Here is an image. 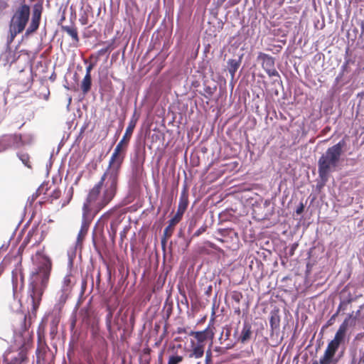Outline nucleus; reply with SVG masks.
Wrapping results in <instances>:
<instances>
[{
  "mask_svg": "<svg viewBox=\"0 0 364 364\" xmlns=\"http://www.w3.org/2000/svg\"><path fill=\"white\" fill-rule=\"evenodd\" d=\"M62 30L66 32L75 43H78L80 41L78 36L77 29L75 26H63Z\"/></svg>",
  "mask_w": 364,
  "mask_h": 364,
  "instance_id": "nucleus-17",
  "label": "nucleus"
},
{
  "mask_svg": "<svg viewBox=\"0 0 364 364\" xmlns=\"http://www.w3.org/2000/svg\"><path fill=\"white\" fill-rule=\"evenodd\" d=\"M95 66V63H90L88 65V66L86 68V73L85 74H88L89 75H91V71L94 68Z\"/></svg>",
  "mask_w": 364,
  "mask_h": 364,
  "instance_id": "nucleus-36",
  "label": "nucleus"
},
{
  "mask_svg": "<svg viewBox=\"0 0 364 364\" xmlns=\"http://www.w3.org/2000/svg\"><path fill=\"white\" fill-rule=\"evenodd\" d=\"M304 210V205L302 203L296 208V213L297 215H300Z\"/></svg>",
  "mask_w": 364,
  "mask_h": 364,
  "instance_id": "nucleus-37",
  "label": "nucleus"
},
{
  "mask_svg": "<svg viewBox=\"0 0 364 364\" xmlns=\"http://www.w3.org/2000/svg\"><path fill=\"white\" fill-rule=\"evenodd\" d=\"M61 196V191L58 188H55L53 190V191L49 195L51 201L53 200L58 199Z\"/></svg>",
  "mask_w": 364,
  "mask_h": 364,
  "instance_id": "nucleus-30",
  "label": "nucleus"
},
{
  "mask_svg": "<svg viewBox=\"0 0 364 364\" xmlns=\"http://www.w3.org/2000/svg\"><path fill=\"white\" fill-rule=\"evenodd\" d=\"M205 364H212V353L210 349H208L205 353Z\"/></svg>",
  "mask_w": 364,
  "mask_h": 364,
  "instance_id": "nucleus-33",
  "label": "nucleus"
},
{
  "mask_svg": "<svg viewBox=\"0 0 364 364\" xmlns=\"http://www.w3.org/2000/svg\"><path fill=\"white\" fill-rule=\"evenodd\" d=\"M241 60L230 59L228 61V69L232 78H234L235 73L240 68Z\"/></svg>",
  "mask_w": 364,
  "mask_h": 364,
  "instance_id": "nucleus-18",
  "label": "nucleus"
},
{
  "mask_svg": "<svg viewBox=\"0 0 364 364\" xmlns=\"http://www.w3.org/2000/svg\"><path fill=\"white\" fill-rule=\"evenodd\" d=\"M92 87V77L91 75H89L88 74H85V77H83L81 84H80V89L84 95L87 94Z\"/></svg>",
  "mask_w": 364,
  "mask_h": 364,
  "instance_id": "nucleus-20",
  "label": "nucleus"
},
{
  "mask_svg": "<svg viewBox=\"0 0 364 364\" xmlns=\"http://www.w3.org/2000/svg\"><path fill=\"white\" fill-rule=\"evenodd\" d=\"M118 181L102 176L100 180L89 191L82 205V212L95 216L115 197Z\"/></svg>",
  "mask_w": 364,
  "mask_h": 364,
  "instance_id": "nucleus-2",
  "label": "nucleus"
},
{
  "mask_svg": "<svg viewBox=\"0 0 364 364\" xmlns=\"http://www.w3.org/2000/svg\"><path fill=\"white\" fill-rule=\"evenodd\" d=\"M108 50V48H102L100 49L98 53H99V55H104L105 53H106Z\"/></svg>",
  "mask_w": 364,
  "mask_h": 364,
  "instance_id": "nucleus-38",
  "label": "nucleus"
},
{
  "mask_svg": "<svg viewBox=\"0 0 364 364\" xmlns=\"http://www.w3.org/2000/svg\"><path fill=\"white\" fill-rule=\"evenodd\" d=\"M9 137V141H13L14 143L18 144V143L21 142V141H22V137H21V134H15L13 135H10Z\"/></svg>",
  "mask_w": 364,
  "mask_h": 364,
  "instance_id": "nucleus-32",
  "label": "nucleus"
},
{
  "mask_svg": "<svg viewBox=\"0 0 364 364\" xmlns=\"http://www.w3.org/2000/svg\"><path fill=\"white\" fill-rule=\"evenodd\" d=\"M352 316L353 314H349L348 317L340 325L333 339L328 343L323 356L321 357L319 363L314 360L311 364H336L338 363V359L335 358V355L340 345L344 343L348 321Z\"/></svg>",
  "mask_w": 364,
  "mask_h": 364,
  "instance_id": "nucleus-4",
  "label": "nucleus"
},
{
  "mask_svg": "<svg viewBox=\"0 0 364 364\" xmlns=\"http://www.w3.org/2000/svg\"><path fill=\"white\" fill-rule=\"evenodd\" d=\"M177 332L178 333H186V331L183 328H178V330H177Z\"/></svg>",
  "mask_w": 364,
  "mask_h": 364,
  "instance_id": "nucleus-40",
  "label": "nucleus"
},
{
  "mask_svg": "<svg viewBox=\"0 0 364 364\" xmlns=\"http://www.w3.org/2000/svg\"><path fill=\"white\" fill-rule=\"evenodd\" d=\"M124 159L125 156L113 152L109 161L108 168L102 175L104 178L107 177L118 181L119 171Z\"/></svg>",
  "mask_w": 364,
  "mask_h": 364,
  "instance_id": "nucleus-7",
  "label": "nucleus"
},
{
  "mask_svg": "<svg viewBox=\"0 0 364 364\" xmlns=\"http://www.w3.org/2000/svg\"><path fill=\"white\" fill-rule=\"evenodd\" d=\"M279 323H280L279 316L276 313L272 314V315L270 316V319H269V324H270L271 329L272 331L278 329L279 327Z\"/></svg>",
  "mask_w": 364,
  "mask_h": 364,
  "instance_id": "nucleus-22",
  "label": "nucleus"
},
{
  "mask_svg": "<svg viewBox=\"0 0 364 364\" xmlns=\"http://www.w3.org/2000/svg\"><path fill=\"white\" fill-rule=\"evenodd\" d=\"M98 331H99V328L98 327H92V335L93 336H97V335L98 334Z\"/></svg>",
  "mask_w": 364,
  "mask_h": 364,
  "instance_id": "nucleus-39",
  "label": "nucleus"
},
{
  "mask_svg": "<svg viewBox=\"0 0 364 364\" xmlns=\"http://www.w3.org/2000/svg\"><path fill=\"white\" fill-rule=\"evenodd\" d=\"M75 325V321H73V322L72 323V328H74Z\"/></svg>",
  "mask_w": 364,
  "mask_h": 364,
  "instance_id": "nucleus-46",
  "label": "nucleus"
},
{
  "mask_svg": "<svg viewBox=\"0 0 364 364\" xmlns=\"http://www.w3.org/2000/svg\"><path fill=\"white\" fill-rule=\"evenodd\" d=\"M252 335V326L249 323L245 322L241 331L240 341L245 343L250 340Z\"/></svg>",
  "mask_w": 364,
  "mask_h": 364,
  "instance_id": "nucleus-19",
  "label": "nucleus"
},
{
  "mask_svg": "<svg viewBox=\"0 0 364 364\" xmlns=\"http://www.w3.org/2000/svg\"><path fill=\"white\" fill-rule=\"evenodd\" d=\"M43 6L41 4H36L33 7L31 22L28 27L26 34L30 35L34 33L39 27Z\"/></svg>",
  "mask_w": 364,
  "mask_h": 364,
  "instance_id": "nucleus-11",
  "label": "nucleus"
},
{
  "mask_svg": "<svg viewBox=\"0 0 364 364\" xmlns=\"http://www.w3.org/2000/svg\"><path fill=\"white\" fill-rule=\"evenodd\" d=\"M57 333H58V326H57L56 323L53 322L50 324V333H49V334H50V338L51 339H54V338L55 337Z\"/></svg>",
  "mask_w": 364,
  "mask_h": 364,
  "instance_id": "nucleus-31",
  "label": "nucleus"
},
{
  "mask_svg": "<svg viewBox=\"0 0 364 364\" xmlns=\"http://www.w3.org/2000/svg\"><path fill=\"white\" fill-rule=\"evenodd\" d=\"M46 235L47 233L45 230H40L38 227H33L29 230L26 237L20 245L19 250H23V249H25L31 242H32V247L39 245L40 243L44 240Z\"/></svg>",
  "mask_w": 364,
  "mask_h": 364,
  "instance_id": "nucleus-8",
  "label": "nucleus"
},
{
  "mask_svg": "<svg viewBox=\"0 0 364 364\" xmlns=\"http://www.w3.org/2000/svg\"><path fill=\"white\" fill-rule=\"evenodd\" d=\"M4 270V264L1 263V264H0V276H1V274L3 273Z\"/></svg>",
  "mask_w": 364,
  "mask_h": 364,
  "instance_id": "nucleus-43",
  "label": "nucleus"
},
{
  "mask_svg": "<svg viewBox=\"0 0 364 364\" xmlns=\"http://www.w3.org/2000/svg\"><path fill=\"white\" fill-rule=\"evenodd\" d=\"M243 298L242 294L239 291H233L231 293V299L237 304H240Z\"/></svg>",
  "mask_w": 364,
  "mask_h": 364,
  "instance_id": "nucleus-28",
  "label": "nucleus"
},
{
  "mask_svg": "<svg viewBox=\"0 0 364 364\" xmlns=\"http://www.w3.org/2000/svg\"><path fill=\"white\" fill-rule=\"evenodd\" d=\"M17 156L26 167H28V168H32V165L30 161V156L28 155V154L25 152H19L18 153Z\"/></svg>",
  "mask_w": 364,
  "mask_h": 364,
  "instance_id": "nucleus-23",
  "label": "nucleus"
},
{
  "mask_svg": "<svg viewBox=\"0 0 364 364\" xmlns=\"http://www.w3.org/2000/svg\"><path fill=\"white\" fill-rule=\"evenodd\" d=\"M85 285H86V281H85V280H84V281L82 282V287H84V286H85Z\"/></svg>",
  "mask_w": 364,
  "mask_h": 364,
  "instance_id": "nucleus-48",
  "label": "nucleus"
},
{
  "mask_svg": "<svg viewBox=\"0 0 364 364\" xmlns=\"http://www.w3.org/2000/svg\"><path fill=\"white\" fill-rule=\"evenodd\" d=\"M257 60L262 62V67L266 71L269 77H279V74L275 68V60L271 55L259 53L257 56Z\"/></svg>",
  "mask_w": 364,
  "mask_h": 364,
  "instance_id": "nucleus-9",
  "label": "nucleus"
},
{
  "mask_svg": "<svg viewBox=\"0 0 364 364\" xmlns=\"http://www.w3.org/2000/svg\"><path fill=\"white\" fill-rule=\"evenodd\" d=\"M31 14L30 6L24 3L21 5L15 11L9 24V33L11 36V41L26 28Z\"/></svg>",
  "mask_w": 364,
  "mask_h": 364,
  "instance_id": "nucleus-5",
  "label": "nucleus"
},
{
  "mask_svg": "<svg viewBox=\"0 0 364 364\" xmlns=\"http://www.w3.org/2000/svg\"><path fill=\"white\" fill-rule=\"evenodd\" d=\"M345 144V141L341 140L336 144L328 148L319 158L318 171L323 182L326 183L328 181L330 172L335 171L338 166Z\"/></svg>",
  "mask_w": 364,
  "mask_h": 364,
  "instance_id": "nucleus-3",
  "label": "nucleus"
},
{
  "mask_svg": "<svg viewBox=\"0 0 364 364\" xmlns=\"http://www.w3.org/2000/svg\"><path fill=\"white\" fill-rule=\"evenodd\" d=\"M218 241H220V242H223L224 240L223 239H218Z\"/></svg>",
  "mask_w": 364,
  "mask_h": 364,
  "instance_id": "nucleus-49",
  "label": "nucleus"
},
{
  "mask_svg": "<svg viewBox=\"0 0 364 364\" xmlns=\"http://www.w3.org/2000/svg\"><path fill=\"white\" fill-rule=\"evenodd\" d=\"M94 218V214L82 212L81 228L77 238V243H81L83 241Z\"/></svg>",
  "mask_w": 364,
  "mask_h": 364,
  "instance_id": "nucleus-12",
  "label": "nucleus"
},
{
  "mask_svg": "<svg viewBox=\"0 0 364 364\" xmlns=\"http://www.w3.org/2000/svg\"><path fill=\"white\" fill-rule=\"evenodd\" d=\"M210 247H212V248L215 249V245H213V244H210Z\"/></svg>",
  "mask_w": 364,
  "mask_h": 364,
  "instance_id": "nucleus-47",
  "label": "nucleus"
},
{
  "mask_svg": "<svg viewBox=\"0 0 364 364\" xmlns=\"http://www.w3.org/2000/svg\"><path fill=\"white\" fill-rule=\"evenodd\" d=\"M76 283L75 277L70 272L66 274L63 279L61 286V295L60 296V301L65 303L68 298L70 296L73 288Z\"/></svg>",
  "mask_w": 364,
  "mask_h": 364,
  "instance_id": "nucleus-10",
  "label": "nucleus"
},
{
  "mask_svg": "<svg viewBox=\"0 0 364 364\" xmlns=\"http://www.w3.org/2000/svg\"><path fill=\"white\" fill-rule=\"evenodd\" d=\"M225 232V230H220V232L221 233L222 235H224V232Z\"/></svg>",
  "mask_w": 364,
  "mask_h": 364,
  "instance_id": "nucleus-45",
  "label": "nucleus"
},
{
  "mask_svg": "<svg viewBox=\"0 0 364 364\" xmlns=\"http://www.w3.org/2000/svg\"><path fill=\"white\" fill-rule=\"evenodd\" d=\"M112 316H113L112 312L110 310H109V312L107 314L106 318H105V321H106L107 329L109 331L110 335L112 333Z\"/></svg>",
  "mask_w": 364,
  "mask_h": 364,
  "instance_id": "nucleus-25",
  "label": "nucleus"
},
{
  "mask_svg": "<svg viewBox=\"0 0 364 364\" xmlns=\"http://www.w3.org/2000/svg\"><path fill=\"white\" fill-rule=\"evenodd\" d=\"M126 235V232L124 231V232H122L120 233V237H121V240L122 241L123 240V238L125 237Z\"/></svg>",
  "mask_w": 364,
  "mask_h": 364,
  "instance_id": "nucleus-44",
  "label": "nucleus"
},
{
  "mask_svg": "<svg viewBox=\"0 0 364 364\" xmlns=\"http://www.w3.org/2000/svg\"><path fill=\"white\" fill-rule=\"evenodd\" d=\"M84 62H85V63H87V59H85V60H84Z\"/></svg>",
  "mask_w": 364,
  "mask_h": 364,
  "instance_id": "nucleus-51",
  "label": "nucleus"
},
{
  "mask_svg": "<svg viewBox=\"0 0 364 364\" xmlns=\"http://www.w3.org/2000/svg\"><path fill=\"white\" fill-rule=\"evenodd\" d=\"M188 334L194 338L190 341L191 350L188 357L196 359L202 358L205 352V342L210 334L208 328L200 331H191ZM213 333L210 332V337L213 338Z\"/></svg>",
  "mask_w": 364,
  "mask_h": 364,
  "instance_id": "nucleus-6",
  "label": "nucleus"
},
{
  "mask_svg": "<svg viewBox=\"0 0 364 364\" xmlns=\"http://www.w3.org/2000/svg\"><path fill=\"white\" fill-rule=\"evenodd\" d=\"M235 314H237V315H240L241 314V311H240V307H237L235 309V311H234Z\"/></svg>",
  "mask_w": 364,
  "mask_h": 364,
  "instance_id": "nucleus-41",
  "label": "nucleus"
},
{
  "mask_svg": "<svg viewBox=\"0 0 364 364\" xmlns=\"http://www.w3.org/2000/svg\"><path fill=\"white\" fill-rule=\"evenodd\" d=\"M337 314H338V312H337L336 314H333V318H334L335 316H337Z\"/></svg>",
  "mask_w": 364,
  "mask_h": 364,
  "instance_id": "nucleus-50",
  "label": "nucleus"
},
{
  "mask_svg": "<svg viewBox=\"0 0 364 364\" xmlns=\"http://www.w3.org/2000/svg\"><path fill=\"white\" fill-rule=\"evenodd\" d=\"M207 229V227L205 225V226H202L200 227L194 234H193V236L194 237H198L199 235H200L201 234H203L204 232H205Z\"/></svg>",
  "mask_w": 364,
  "mask_h": 364,
  "instance_id": "nucleus-35",
  "label": "nucleus"
},
{
  "mask_svg": "<svg viewBox=\"0 0 364 364\" xmlns=\"http://www.w3.org/2000/svg\"><path fill=\"white\" fill-rule=\"evenodd\" d=\"M356 352L353 357V364L364 363V333L358 334L355 337Z\"/></svg>",
  "mask_w": 364,
  "mask_h": 364,
  "instance_id": "nucleus-13",
  "label": "nucleus"
},
{
  "mask_svg": "<svg viewBox=\"0 0 364 364\" xmlns=\"http://www.w3.org/2000/svg\"><path fill=\"white\" fill-rule=\"evenodd\" d=\"M216 89H217V87L216 86H214V87H210V86H205L204 87V92H205V94H204V96L207 98V99H210V97L214 94V92L216 91Z\"/></svg>",
  "mask_w": 364,
  "mask_h": 364,
  "instance_id": "nucleus-26",
  "label": "nucleus"
},
{
  "mask_svg": "<svg viewBox=\"0 0 364 364\" xmlns=\"http://www.w3.org/2000/svg\"><path fill=\"white\" fill-rule=\"evenodd\" d=\"M112 213H113V210H109L107 211L106 213H105L101 216V218H100L99 222H100V220H107L110 218V216H111V215L112 214Z\"/></svg>",
  "mask_w": 364,
  "mask_h": 364,
  "instance_id": "nucleus-34",
  "label": "nucleus"
},
{
  "mask_svg": "<svg viewBox=\"0 0 364 364\" xmlns=\"http://www.w3.org/2000/svg\"><path fill=\"white\" fill-rule=\"evenodd\" d=\"M183 360V356L181 355H171L168 358V361L167 364H179Z\"/></svg>",
  "mask_w": 364,
  "mask_h": 364,
  "instance_id": "nucleus-27",
  "label": "nucleus"
},
{
  "mask_svg": "<svg viewBox=\"0 0 364 364\" xmlns=\"http://www.w3.org/2000/svg\"><path fill=\"white\" fill-rule=\"evenodd\" d=\"M80 21L82 25H85L87 23V18H80Z\"/></svg>",
  "mask_w": 364,
  "mask_h": 364,
  "instance_id": "nucleus-42",
  "label": "nucleus"
},
{
  "mask_svg": "<svg viewBox=\"0 0 364 364\" xmlns=\"http://www.w3.org/2000/svg\"><path fill=\"white\" fill-rule=\"evenodd\" d=\"M188 205V193L186 187H184L181 191L179 203L178 205L177 212L184 214Z\"/></svg>",
  "mask_w": 364,
  "mask_h": 364,
  "instance_id": "nucleus-15",
  "label": "nucleus"
},
{
  "mask_svg": "<svg viewBox=\"0 0 364 364\" xmlns=\"http://www.w3.org/2000/svg\"><path fill=\"white\" fill-rule=\"evenodd\" d=\"M135 114H136V112H134V114L132 117V118L129 122V125L126 129L125 134L122 139V140H124V141H127L128 144H129V141L130 140V138L132 135L133 131L136 127V122L138 120V117H136Z\"/></svg>",
  "mask_w": 364,
  "mask_h": 364,
  "instance_id": "nucleus-16",
  "label": "nucleus"
},
{
  "mask_svg": "<svg viewBox=\"0 0 364 364\" xmlns=\"http://www.w3.org/2000/svg\"><path fill=\"white\" fill-rule=\"evenodd\" d=\"M119 224V222L117 220H112L110 223V229L109 230V235L112 238V240H114L116 237Z\"/></svg>",
  "mask_w": 364,
  "mask_h": 364,
  "instance_id": "nucleus-24",
  "label": "nucleus"
},
{
  "mask_svg": "<svg viewBox=\"0 0 364 364\" xmlns=\"http://www.w3.org/2000/svg\"><path fill=\"white\" fill-rule=\"evenodd\" d=\"M44 249L45 247H43V250ZM43 251H38L36 254V267L31 275L29 283V292L32 300L33 311H36L39 307L43 294L48 287L53 268L51 259L43 254Z\"/></svg>",
  "mask_w": 364,
  "mask_h": 364,
  "instance_id": "nucleus-1",
  "label": "nucleus"
},
{
  "mask_svg": "<svg viewBox=\"0 0 364 364\" xmlns=\"http://www.w3.org/2000/svg\"><path fill=\"white\" fill-rule=\"evenodd\" d=\"M46 351H43L41 349L37 348L36 350V360L37 363L41 364L45 360Z\"/></svg>",
  "mask_w": 364,
  "mask_h": 364,
  "instance_id": "nucleus-29",
  "label": "nucleus"
},
{
  "mask_svg": "<svg viewBox=\"0 0 364 364\" xmlns=\"http://www.w3.org/2000/svg\"><path fill=\"white\" fill-rule=\"evenodd\" d=\"M127 141H124V140H120V141L117 144L113 152H117V154H119L124 156H126V153L128 146Z\"/></svg>",
  "mask_w": 364,
  "mask_h": 364,
  "instance_id": "nucleus-21",
  "label": "nucleus"
},
{
  "mask_svg": "<svg viewBox=\"0 0 364 364\" xmlns=\"http://www.w3.org/2000/svg\"><path fill=\"white\" fill-rule=\"evenodd\" d=\"M183 215V214L176 212L175 215L168 221V226L164 230V235L161 239L162 244H165L166 240L172 236L175 226L181 220Z\"/></svg>",
  "mask_w": 364,
  "mask_h": 364,
  "instance_id": "nucleus-14",
  "label": "nucleus"
}]
</instances>
